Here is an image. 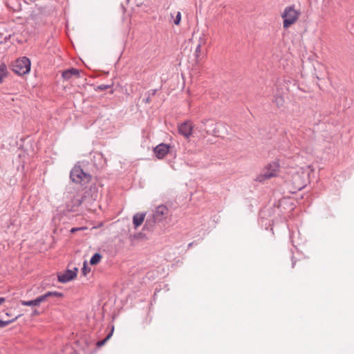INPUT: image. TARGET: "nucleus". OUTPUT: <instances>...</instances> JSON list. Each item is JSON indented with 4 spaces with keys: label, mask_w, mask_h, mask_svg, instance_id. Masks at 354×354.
<instances>
[{
    "label": "nucleus",
    "mask_w": 354,
    "mask_h": 354,
    "mask_svg": "<svg viewBox=\"0 0 354 354\" xmlns=\"http://www.w3.org/2000/svg\"><path fill=\"white\" fill-rule=\"evenodd\" d=\"M71 180L77 184L82 185L88 183L91 180L90 174L84 172L80 165H75L70 173Z\"/></svg>",
    "instance_id": "obj_1"
},
{
    "label": "nucleus",
    "mask_w": 354,
    "mask_h": 354,
    "mask_svg": "<svg viewBox=\"0 0 354 354\" xmlns=\"http://www.w3.org/2000/svg\"><path fill=\"white\" fill-rule=\"evenodd\" d=\"M279 171V164L277 162H272L266 167L261 174H259L255 178L256 181L263 182L271 178L275 177L278 175Z\"/></svg>",
    "instance_id": "obj_2"
},
{
    "label": "nucleus",
    "mask_w": 354,
    "mask_h": 354,
    "mask_svg": "<svg viewBox=\"0 0 354 354\" xmlns=\"http://www.w3.org/2000/svg\"><path fill=\"white\" fill-rule=\"evenodd\" d=\"M299 15V12L296 10L293 6L286 7L281 15V17L283 19V28H288L295 24L297 21Z\"/></svg>",
    "instance_id": "obj_3"
},
{
    "label": "nucleus",
    "mask_w": 354,
    "mask_h": 354,
    "mask_svg": "<svg viewBox=\"0 0 354 354\" xmlns=\"http://www.w3.org/2000/svg\"><path fill=\"white\" fill-rule=\"evenodd\" d=\"M30 60L26 57L17 59L12 64V70L19 75L29 73L30 70Z\"/></svg>",
    "instance_id": "obj_4"
},
{
    "label": "nucleus",
    "mask_w": 354,
    "mask_h": 354,
    "mask_svg": "<svg viewBox=\"0 0 354 354\" xmlns=\"http://www.w3.org/2000/svg\"><path fill=\"white\" fill-rule=\"evenodd\" d=\"M219 124L214 122L211 119H206L201 121L198 126L199 131L205 132L206 135H211L213 136H220V131L218 128Z\"/></svg>",
    "instance_id": "obj_5"
},
{
    "label": "nucleus",
    "mask_w": 354,
    "mask_h": 354,
    "mask_svg": "<svg viewBox=\"0 0 354 354\" xmlns=\"http://www.w3.org/2000/svg\"><path fill=\"white\" fill-rule=\"evenodd\" d=\"M169 216V210L167 206L160 205L158 206L153 213V221L147 220L145 225H153L155 223L162 222Z\"/></svg>",
    "instance_id": "obj_6"
},
{
    "label": "nucleus",
    "mask_w": 354,
    "mask_h": 354,
    "mask_svg": "<svg viewBox=\"0 0 354 354\" xmlns=\"http://www.w3.org/2000/svg\"><path fill=\"white\" fill-rule=\"evenodd\" d=\"M290 182L293 189L295 190H301L306 186L305 174L303 171H295L291 176Z\"/></svg>",
    "instance_id": "obj_7"
},
{
    "label": "nucleus",
    "mask_w": 354,
    "mask_h": 354,
    "mask_svg": "<svg viewBox=\"0 0 354 354\" xmlns=\"http://www.w3.org/2000/svg\"><path fill=\"white\" fill-rule=\"evenodd\" d=\"M171 146L167 144L161 143L158 145L153 149V153L158 159H162L167 153L170 152Z\"/></svg>",
    "instance_id": "obj_8"
},
{
    "label": "nucleus",
    "mask_w": 354,
    "mask_h": 354,
    "mask_svg": "<svg viewBox=\"0 0 354 354\" xmlns=\"http://www.w3.org/2000/svg\"><path fill=\"white\" fill-rule=\"evenodd\" d=\"M193 124L190 121H185L178 127V132L186 138H189L192 133Z\"/></svg>",
    "instance_id": "obj_9"
},
{
    "label": "nucleus",
    "mask_w": 354,
    "mask_h": 354,
    "mask_svg": "<svg viewBox=\"0 0 354 354\" xmlns=\"http://www.w3.org/2000/svg\"><path fill=\"white\" fill-rule=\"evenodd\" d=\"M78 269L67 270L63 274H58V281L61 283H67L76 277Z\"/></svg>",
    "instance_id": "obj_10"
},
{
    "label": "nucleus",
    "mask_w": 354,
    "mask_h": 354,
    "mask_svg": "<svg viewBox=\"0 0 354 354\" xmlns=\"http://www.w3.org/2000/svg\"><path fill=\"white\" fill-rule=\"evenodd\" d=\"M45 301V297L43 295L37 297L35 299L30 301H21V304L25 306H39L41 302Z\"/></svg>",
    "instance_id": "obj_11"
},
{
    "label": "nucleus",
    "mask_w": 354,
    "mask_h": 354,
    "mask_svg": "<svg viewBox=\"0 0 354 354\" xmlns=\"http://www.w3.org/2000/svg\"><path fill=\"white\" fill-rule=\"evenodd\" d=\"M80 71L78 69L71 68L70 69L66 70L62 73V77L68 80H69L72 76H75L78 77L80 76Z\"/></svg>",
    "instance_id": "obj_12"
},
{
    "label": "nucleus",
    "mask_w": 354,
    "mask_h": 354,
    "mask_svg": "<svg viewBox=\"0 0 354 354\" xmlns=\"http://www.w3.org/2000/svg\"><path fill=\"white\" fill-rule=\"evenodd\" d=\"M145 213H138L133 216V223L135 228H137L142 224L145 218Z\"/></svg>",
    "instance_id": "obj_13"
},
{
    "label": "nucleus",
    "mask_w": 354,
    "mask_h": 354,
    "mask_svg": "<svg viewBox=\"0 0 354 354\" xmlns=\"http://www.w3.org/2000/svg\"><path fill=\"white\" fill-rule=\"evenodd\" d=\"M43 295V297H45V301L50 297H63V294L62 292H59L57 291L47 292L46 293H45L44 295Z\"/></svg>",
    "instance_id": "obj_14"
},
{
    "label": "nucleus",
    "mask_w": 354,
    "mask_h": 354,
    "mask_svg": "<svg viewBox=\"0 0 354 354\" xmlns=\"http://www.w3.org/2000/svg\"><path fill=\"white\" fill-rule=\"evenodd\" d=\"M113 330H114V328L113 327L111 331L107 335V336L104 339H103L102 340L98 341L97 342V346L98 347H100V346H102L103 345H104L105 343L111 338V337L113 335Z\"/></svg>",
    "instance_id": "obj_15"
},
{
    "label": "nucleus",
    "mask_w": 354,
    "mask_h": 354,
    "mask_svg": "<svg viewBox=\"0 0 354 354\" xmlns=\"http://www.w3.org/2000/svg\"><path fill=\"white\" fill-rule=\"evenodd\" d=\"M101 258H102V256L100 254L95 253L90 259V263L91 265H96L100 261Z\"/></svg>",
    "instance_id": "obj_16"
},
{
    "label": "nucleus",
    "mask_w": 354,
    "mask_h": 354,
    "mask_svg": "<svg viewBox=\"0 0 354 354\" xmlns=\"http://www.w3.org/2000/svg\"><path fill=\"white\" fill-rule=\"evenodd\" d=\"M7 67L6 64H2L0 65V83L2 82L3 78L6 76Z\"/></svg>",
    "instance_id": "obj_17"
},
{
    "label": "nucleus",
    "mask_w": 354,
    "mask_h": 354,
    "mask_svg": "<svg viewBox=\"0 0 354 354\" xmlns=\"http://www.w3.org/2000/svg\"><path fill=\"white\" fill-rule=\"evenodd\" d=\"M273 102L275 103L277 105V106L279 107L283 105V104L284 102V100L282 96L277 95V96H274Z\"/></svg>",
    "instance_id": "obj_18"
},
{
    "label": "nucleus",
    "mask_w": 354,
    "mask_h": 354,
    "mask_svg": "<svg viewBox=\"0 0 354 354\" xmlns=\"http://www.w3.org/2000/svg\"><path fill=\"white\" fill-rule=\"evenodd\" d=\"M19 317V315L15 317L12 319L6 320V321L0 320V328H3V327L9 325L10 324L14 322Z\"/></svg>",
    "instance_id": "obj_19"
},
{
    "label": "nucleus",
    "mask_w": 354,
    "mask_h": 354,
    "mask_svg": "<svg viewBox=\"0 0 354 354\" xmlns=\"http://www.w3.org/2000/svg\"><path fill=\"white\" fill-rule=\"evenodd\" d=\"M180 20H181V13L180 12H178L176 19L174 20V24L176 25H178L180 22Z\"/></svg>",
    "instance_id": "obj_20"
},
{
    "label": "nucleus",
    "mask_w": 354,
    "mask_h": 354,
    "mask_svg": "<svg viewBox=\"0 0 354 354\" xmlns=\"http://www.w3.org/2000/svg\"><path fill=\"white\" fill-rule=\"evenodd\" d=\"M201 50V46L200 45H197L195 50V57L196 59H198L200 57V53Z\"/></svg>",
    "instance_id": "obj_21"
},
{
    "label": "nucleus",
    "mask_w": 354,
    "mask_h": 354,
    "mask_svg": "<svg viewBox=\"0 0 354 354\" xmlns=\"http://www.w3.org/2000/svg\"><path fill=\"white\" fill-rule=\"evenodd\" d=\"M205 43H206V39L205 38V37H201L199 38L198 45H200V46H202L205 45Z\"/></svg>",
    "instance_id": "obj_22"
},
{
    "label": "nucleus",
    "mask_w": 354,
    "mask_h": 354,
    "mask_svg": "<svg viewBox=\"0 0 354 354\" xmlns=\"http://www.w3.org/2000/svg\"><path fill=\"white\" fill-rule=\"evenodd\" d=\"M82 199H79V198H75L74 199V203L75 205L79 206L82 204Z\"/></svg>",
    "instance_id": "obj_23"
},
{
    "label": "nucleus",
    "mask_w": 354,
    "mask_h": 354,
    "mask_svg": "<svg viewBox=\"0 0 354 354\" xmlns=\"http://www.w3.org/2000/svg\"><path fill=\"white\" fill-rule=\"evenodd\" d=\"M110 86L109 85H106V84H102V85H100L98 86V89L100 90H105L106 88H109Z\"/></svg>",
    "instance_id": "obj_24"
},
{
    "label": "nucleus",
    "mask_w": 354,
    "mask_h": 354,
    "mask_svg": "<svg viewBox=\"0 0 354 354\" xmlns=\"http://www.w3.org/2000/svg\"><path fill=\"white\" fill-rule=\"evenodd\" d=\"M82 272L84 273V275L86 274V263H84V267L82 268Z\"/></svg>",
    "instance_id": "obj_25"
},
{
    "label": "nucleus",
    "mask_w": 354,
    "mask_h": 354,
    "mask_svg": "<svg viewBox=\"0 0 354 354\" xmlns=\"http://www.w3.org/2000/svg\"><path fill=\"white\" fill-rule=\"evenodd\" d=\"M5 301V298L0 297V306Z\"/></svg>",
    "instance_id": "obj_26"
},
{
    "label": "nucleus",
    "mask_w": 354,
    "mask_h": 354,
    "mask_svg": "<svg viewBox=\"0 0 354 354\" xmlns=\"http://www.w3.org/2000/svg\"><path fill=\"white\" fill-rule=\"evenodd\" d=\"M79 230H80V228H72L71 232H76V231H77Z\"/></svg>",
    "instance_id": "obj_27"
},
{
    "label": "nucleus",
    "mask_w": 354,
    "mask_h": 354,
    "mask_svg": "<svg viewBox=\"0 0 354 354\" xmlns=\"http://www.w3.org/2000/svg\"><path fill=\"white\" fill-rule=\"evenodd\" d=\"M150 102V98H149V97H147V98L146 99V102H147V103H148V102Z\"/></svg>",
    "instance_id": "obj_28"
},
{
    "label": "nucleus",
    "mask_w": 354,
    "mask_h": 354,
    "mask_svg": "<svg viewBox=\"0 0 354 354\" xmlns=\"http://www.w3.org/2000/svg\"><path fill=\"white\" fill-rule=\"evenodd\" d=\"M295 261H292V267L294 268L295 267Z\"/></svg>",
    "instance_id": "obj_29"
},
{
    "label": "nucleus",
    "mask_w": 354,
    "mask_h": 354,
    "mask_svg": "<svg viewBox=\"0 0 354 354\" xmlns=\"http://www.w3.org/2000/svg\"><path fill=\"white\" fill-rule=\"evenodd\" d=\"M192 243H189V247L192 246Z\"/></svg>",
    "instance_id": "obj_30"
}]
</instances>
